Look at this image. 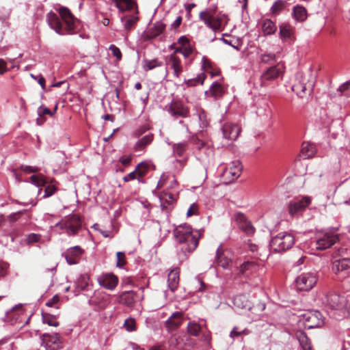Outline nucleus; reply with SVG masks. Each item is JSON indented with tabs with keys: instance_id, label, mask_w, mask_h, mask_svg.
<instances>
[{
	"instance_id": "obj_30",
	"label": "nucleus",
	"mask_w": 350,
	"mask_h": 350,
	"mask_svg": "<svg viewBox=\"0 0 350 350\" xmlns=\"http://www.w3.org/2000/svg\"><path fill=\"white\" fill-rule=\"evenodd\" d=\"M233 304L234 306L250 310L252 308V303L245 295H238L234 297L233 299Z\"/></svg>"
},
{
	"instance_id": "obj_34",
	"label": "nucleus",
	"mask_w": 350,
	"mask_h": 350,
	"mask_svg": "<svg viewBox=\"0 0 350 350\" xmlns=\"http://www.w3.org/2000/svg\"><path fill=\"white\" fill-rule=\"evenodd\" d=\"M121 20L122 22H124V27L125 30L129 31L135 27L139 18L137 16L126 15Z\"/></svg>"
},
{
	"instance_id": "obj_5",
	"label": "nucleus",
	"mask_w": 350,
	"mask_h": 350,
	"mask_svg": "<svg viewBox=\"0 0 350 350\" xmlns=\"http://www.w3.org/2000/svg\"><path fill=\"white\" fill-rule=\"evenodd\" d=\"M295 243L294 237L286 232H281L273 237L270 241V247L275 252H282L291 249Z\"/></svg>"
},
{
	"instance_id": "obj_62",
	"label": "nucleus",
	"mask_w": 350,
	"mask_h": 350,
	"mask_svg": "<svg viewBox=\"0 0 350 350\" xmlns=\"http://www.w3.org/2000/svg\"><path fill=\"white\" fill-rule=\"evenodd\" d=\"M178 43L181 46V47H185L186 46L191 45L189 43V39L185 36H181L178 40Z\"/></svg>"
},
{
	"instance_id": "obj_3",
	"label": "nucleus",
	"mask_w": 350,
	"mask_h": 350,
	"mask_svg": "<svg viewBox=\"0 0 350 350\" xmlns=\"http://www.w3.org/2000/svg\"><path fill=\"white\" fill-rule=\"evenodd\" d=\"M200 19L215 32L222 31L227 24V16L223 14H215L211 10L202 11L199 14Z\"/></svg>"
},
{
	"instance_id": "obj_59",
	"label": "nucleus",
	"mask_w": 350,
	"mask_h": 350,
	"mask_svg": "<svg viewBox=\"0 0 350 350\" xmlns=\"http://www.w3.org/2000/svg\"><path fill=\"white\" fill-rule=\"evenodd\" d=\"M59 301V297L57 295H54L50 300L46 303L48 307H53Z\"/></svg>"
},
{
	"instance_id": "obj_26",
	"label": "nucleus",
	"mask_w": 350,
	"mask_h": 350,
	"mask_svg": "<svg viewBox=\"0 0 350 350\" xmlns=\"http://www.w3.org/2000/svg\"><path fill=\"white\" fill-rule=\"evenodd\" d=\"M178 191H164L161 193L159 196L161 205L167 207L168 205L172 204L176 201Z\"/></svg>"
},
{
	"instance_id": "obj_43",
	"label": "nucleus",
	"mask_w": 350,
	"mask_h": 350,
	"mask_svg": "<svg viewBox=\"0 0 350 350\" xmlns=\"http://www.w3.org/2000/svg\"><path fill=\"white\" fill-rule=\"evenodd\" d=\"M206 79V75L204 73H200L198 75L196 78L189 79L186 81V84L187 86H195L198 83L203 84L204 80Z\"/></svg>"
},
{
	"instance_id": "obj_14",
	"label": "nucleus",
	"mask_w": 350,
	"mask_h": 350,
	"mask_svg": "<svg viewBox=\"0 0 350 350\" xmlns=\"http://www.w3.org/2000/svg\"><path fill=\"white\" fill-rule=\"evenodd\" d=\"M178 182L175 176L167 174H163L157 183V188L165 187L166 190L173 191H177Z\"/></svg>"
},
{
	"instance_id": "obj_28",
	"label": "nucleus",
	"mask_w": 350,
	"mask_h": 350,
	"mask_svg": "<svg viewBox=\"0 0 350 350\" xmlns=\"http://www.w3.org/2000/svg\"><path fill=\"white\" fill-rule=\"evenodd\" d=\"M350 268V258H343L335 260L332 263V271L335 274L345 271Z\"/></svg>"
},
{
	"instance_id": "obj_40",
	"label": "nucleus",
	"mask_w": 350,
	"mask_h": 350,
	"mask_svg": "<svg viewBox=\"0 0 350 350\" xmlns=\"http://www.w3.org/2000/svg\"><path fill=\"white\" fill-rule=\"evenodd\" d=\"M286 1L282 0H278L273 3V5L271 7V12L274 15H278L282 10H283L286 8Z\"/></svg>"
},
{
	"instance_id": "obj_6",
	"label": "nucleus",
	"mask_w": 350,
	"mask_h": 350,
	"mask_svg": "<svg viewBox=\"0 0 350 350\" xmlns=\"http://www.w3.org/2000/svg\"><path fill=\"white\" fill-rule=\"evenodd\" d=\"M61 230H64L68 236H75L82 227V221L77 214L68 215L56 224Z\"/></svg>"
},
{
	"instance_id": "obj_25",
	"label": "nucleus",
	"mask_w": 350,
	"mask_h": 350,
	"mask_svg": "<svg viewBox=\"0 0 350 350\" xmlns=\"http://www.w3.org/2000/svg\"><path fill=\"white\" fill-rule=\"evenodd\" d=\"M168 64L170 68L174 70V75L176 77H179L183 72V66L180 59L177 57L174 53H172L168 57Z\"/></svg>"
},
{
	"instance_id": "obj_2",
	"label": "nucleus",
	"mask_w": 350,
	"mask_h": 350,
	"mask_svg": "<svg viewBox=\"0 0 350 350\" xmlns=\"http://www.w3.org/2000/svg\"><path fill=\"white\" fill-rule=\"evenodd\" d=\"M174 236L176 240L182 245V251L185 253H190L198 246L200 234L198 231L193 232L189 225L183 224L174 229Z\"/></svg>"
},
{
	"instance_id": "obj_24",
	"label": "nucleus",
	"mask_w": 350,
	"mask_h": 350,
	"mask_svg": "<svg viewBox=\"0 0 350 350\" xmlns=\"http://www.w3.org/2000/svg\"><path fill=\"white\" fill-rule=\"evenodd\" d=\"M99 284L105 288L112 290L118 284V279L113 274H106L98 279Z\"/></svg>"
},
{
	"instance_id": "obj_52",
	"label": "nucleus",
	"mask_w": 350,
	"mask_h": 350,
	"mask_svg": "<svg viewBox=\"0 0 350 350\" xmlns=\"http://www.w3.org/2000/svg\"><path fill=\"white\" fill-rule=\"evenodd\" d=\"M57 191V187L54 185H49L46 186L44 189V198L50 197L53 195Z\"/></svg>"
},
{
	"instance_id": "obj_54",
	"label": "nucleus",
	"mask_w": 350,
	"mask_h": 350,
	"mask_svg": "<svg viewBox=\"0 0 350 350\" xmlns=\"http://www.w3.org/2000/svg\"><path fill=\"white\" fill-rule=\"evenodd\" d=\"M109 49L111 51L113 55L117 58L118 60L122 59V53L118 47L114 44L110 45Z\"/></svg>"
},
{
	"instance_id": "obj_51",
	"label": "nucleus",
	"mask_w": 350,
	"mask_h": 350,
	"mask_svg": "<svg viewBox=\"0 0 350 350\" xmlns=\"http://www.w3.org/2000/svg\"><path fill=\"white\" fill-rule=\"evenodd\" d=\"M256 266V264L254 262H250V261H246L243 262L239 269V272L241 274H244L245 272Z\"/></svg>"
},
{
	"instance_id": "obj_33",
	"label": "nucleus",
	"mask_w": 350,
	"mask_h": 350,
	"mask_svg": "<svg viewBox=\"0 0 350 350\" xmlns=\"http://www.w3.org/2000/svg\"><path fill=\"white\" fill-rule=\"evenodd\" d=\"M293 16L296 21L303 22L307 18V10L304 7L297 5L293 8Z\"/></svg>"
},
{
	"instance_id": "obj_18",
	"label": "nucleus",
	"mask_w": 350,
	"mask_h": 350,
	"mask_svg": "<svg viewBox=\"0 0 350 350\" xmlns=\"http://www.w3.org/2000/svg\"><path fill=\"white\" fill-rule=\"evenodd\" d=\"M241 128L237 124L226 123L222 127L224 137L229 140H235L241 133Z\"/></svg>"
},
{
	"instance_id": "obj_17",
	"label": "nucleus",
	"mask_w": 350,
	"mask_h": 350,
	"mask_svg": "<svg viewBox=\"0 0 350 350\" xmlns=\"http://www.w3.org/2000/svg\"><path fill=\"white\" fill-rule=\"evenodd\" d=\"M346 300L336 293H329L326 296L327 305L333 310H340L345 306Z\"/></svg>"
},
{
	"instance_id": "obj_50",
	"label": "nucleus",
	"mask_w": 350,
	"mask_h": 350,
	"mask_svg": "<svg viewBox=\"0 0 350 350\" xmlns=\"http://www.w3.org/2000/svg\"><path fill=\"white\" fill-rule=\"evenodd\" d=\"M276 55L274 53H265L260 55V61L264 64H268L275 60Z\"/></svg>"
},
{
	"instance_id": "obj_12",
	"label": "nucleus",
	"mask_w": 350,
	"mask_h": 350,
	"mask_svg": "<svg viewBox=\"0 0 350 350\" xmlns=\"http://www.w3.org/2000/svg\"><path fill=\"white\" fill-rule=\"evenodd\" d=\"M167 111L176 118H187L189 113V108L180 100H172L169 105Z\"/></svg>"
},
{
	"instance_id": "obj_11",
	"label": "nucleus",
	"mask_w": 350,
	"mask_h": 350,
	"mask_svg": "<svg viewBox=\"0 0 350 350\" xmlns=\"http://www.w3.org/2000/svg\"><path fill=\"white\" fill-rule=\"evenodd\" d=\"M242 169L243 167L241 162L239 161H234L225 168L223 172V176L229 182L234 181L239 177Z\"/></svg>"
},
{
	"instance_id": "obj_35",
	"label": "nucleus",
	"mask_w": 350,
	"mask_h": 350,
	"mask_svg": "<svg viewBox=\"0 0 350 350\" xmlns=\"http://www.w3.org/2000/svg\"><path fill=\"white\" fill-rule=\"evenodd\" d=\"M276 29V25L270 19H265L262 23V31L265 35L273 34Z\"/></svg>"
},
{
	"instance_id": "obj_36",
	"label": "nucleus",
	"mask_w": 350,
	"mask_h": 350,
	"mask_svg": "<svg viewBox=\"0 0 350 350\" xmlns=\"http://www.w3.org/2000/svg\"><path fill=\"white\" fill-rule=\"evenodd\" d=\"M296 336L304 350L309 349V347H312L310 339L304 332H297Z\"/></svg>"
},
{
	"instance_id": "obj_10",
	"label": "nucleus",
	"mask_w": 350,
	"mask_h": 350,
	"mask_svg": "<svg viewBox=\"0 0 350 350\" xmlns=\"http://www.w3.org/2000/svg\"><path fill=\"white\" fill-rule=\"evenodd\" d=\"M41 338L42 345L46 350H58L62 348V339L59 334H44Z\"/></svg>"
},
{
	"instance_id": "obj_42",
	"label": "nucleus",
	"mask_w": 350,
	"mask_h": 350,
	"mask_svg": "<svg viewBox=\"0 0 350 350\" xmlns=\"http://www.w3.org/2000/svg\"><path fill=\"white\" fill-rule=\"evenodd\" d=\"M202 328L200 325L194 322H190L187 326L188 333L193 336H198L201 332Z\"/></svg>"
},
{
	"instance_id": "obj_58",
	"label": "nucleus",
	"mask_w": 350,
	"mask_h": 350,
	"mask_svg": "<svg viewBox=\"0 0 350 350\" xmlns=\"http://www.w3.org/2000/svg\"><path fill=\"white\" fill-rule=\"evenodd\" d=\"M25 211H18L17 213H12L10 215L8 218L11 222L16 221L21 217L22 214H23Z\"/></svg>"
},
{
	"instance_id": "obj_27",
	"label": "nucleus",
	"mask_w": 350,
	"mask_h": 350,
	"mask_svg": "<svg viewBox=\"0 0 350 350\" xmlns=\"http://www.w3.org/2000/svg\"><path fill=\"white\" fill-rule=\"evenodd\" d=\"M137 293L133 291H124L118 297V303L132 306L135 302Z\"/></svg>"
},
{
	"instance_id": "obj_48",
	"label": "nucleus",
	"mask_w": 350,
	"mask_h": 350,
	"mask_svg": "<svg viewBox=\"0 0 350 350\" xmlns=\"http://www.w3.org/2000/svg\"><path fill=\"white\" fill-rule=\"evenodd\" d=\"M117 256V267L122 268L126 264V256L124 252H118L116 253Z\"/></svg>"
},
{
	"instance_id": "obj_47",
	"label": "nucleus",
	"mask_w": 350,
	"mask_h": 350,
	"mask_svg": "<svg viewBox=\"0 0 350 350\" xmlns=\"http://www.w3.org/2000/svg\"><path fill=\"white\" fill-rule=\"evenodd\" d=\"M41 236L39 234L31 233L27 236L25 242L27 245H31L38 243L40 240Z\"/></svg>"
},
{
	"instance_id": "obj_4",
	"label": "nucleus",
	"mask_w": 350,
	"mask_h": 350,
	"mask_svg": "<svg viewBox=\"0 0 350 350\" xmlns=\"http://www.w3.org/2000/svg\"><path fill=\"white\" fill-rule=\"evenodd\" d=\"M314 83L315 78L312 74L300 73L297 75L292 90L298 96L304 97L312 92Z\"/></svg>"
},
{
	"instance_id": "obj_20",
	"label": "nucleus",
	"mask_w": 350,
	"mask_h": 350,
	"mask_svg": "<svg viewBox=\"0 0 350 350\" xmlns=\"http://www.w3.org/2000/svg\"><path fill=\"white\" fill-rule=\"evenodd\" d=\"M310 203V199L304 197L302 199L291 202L288 205V211L291 215H294L300 211H304Z\"/></svg>"
},
{
	"instance_id": "obj_37",
	"label": "nucleus",
	"mask_w": 350,
	"mask_h": 350,
	"mask_svg": "<svg viewBox=\"0 0 350 350\" xmlns=\"http://www.w3.org/2000/svg\"><path fill=\"white\" fill-rule=\"evenodd\" d=\"M153 139V135L149 134L143 137L141 139H139L135 147V150H142L146 146L150 144Z\"/></svg>"
},
{
	"instance_id": "obj_38",
	"label": "nucleus",
	"mask_w": 350,
	"mask_h": 350,
	"mask_svg": "<svg viewBox=\"0 0 350 350\" xmlns=\"http://www.w3.org/2000/svg\"><path fill=\"white\" fill-rule=\"evenodd\" d=\"M188 144L185 142L174 144L172 145L173 152L178 157H182L187 149Z\"/></svg>"
},
{
	"instance_id": "obj_8",
	"label": "nucleus",
	"mask_w": 350,
	"mask_h": 350,
	"mask_svg": "<svg viewBox=\"0 0 350 350\" xmlns=\"http://www.w3.org/2000/svg\"><path fill=\"white\" fill-rule=\"evenodd\" d=\"M302 321L306 329L320 327L324 323L323 315L318 310H310L304 313Z\"/></svg>"
},
{
	"instance_id": "obj_55",
	"label": "nucleus",
	"mask_w": 350,
	"mask_h": 350,
	"mask_svg": "<svg viewBox=\"0 0 350 350\" xmlns=\"http://www.w3.org/2000/svg\"><path fill=\"white\" fill-rule=\"evenodd\" d=\"M211 91L215 96H218L222 93V87L218 83H215L211 86Z\"/></svg>"
},
{
	"instance_id": "obj_49",
	"label": "nucleus",
	"mask_w": 350,
	"mask_h": 350,
	"mask_svg": "<svg viewBox=\"0 0 350 350\" xmlns=\"http://www.w3.org/2000/svg\"><path fill=\"white\" fill-rule=\"evenodd\" d=\"M124 325L126 329L129 332L136 330V323L134 319H127L125 320Z\"/></svg>"
},
{
	"instance_id": "obj_63",
	"label": "nucleus",
	"mask_w": 350,
	"mask_h": 350,
	"mask_svg": "<svg viewBox=\"0 0 350 350\" xmlns=\"http://www.w3.org/2000/svg\"><path fill=\"white\" fill-rule=\"evenodd\" d=\"M137 177H138V176L137 174V173L135 172V170L133 172H130L129 174L125 176L123 178V180L124 182H129L130 180L135 179Z\"/></svg>"
},
{
	"instance_id": "obj_31",
	"label": "nucleus",
	"mask_w": 350,
	"mask_h": 350,
	"mask_svg": "<svg viewBox=\"0 0 350 350\" xmlns=\"http://www.w3.org/2000/svg\"><path fill=\"white\" fill-rule=\"evenodd\" d=\"M114 1L120 12L137 9V3L134 0H114Z\"/></svg>"
},
{
	"instance_id": "obj_19",
	"label": "nucleus",
	"mask_w": 350,
	"mask_h": 350,
	"mask_svg": "<svg viewBox=\"0 0 350 350\" xmlns=\"http://www.w3.org/2000/svg\"><path fill=\"white\" fill-rule=\"evenodd\" d=\"M217 263L224 269L228 268L232 265V254L229 250H223L219 247L216 252Z\"/></svg>"
},
{
	"instance_id": "obj_64",
	"label": "nucleus",
	"mask_w": 350,
	"mask_h": 350,
	"mask_svg": "<svg viewBox=\"0 0 350 350\" xmlns=\"http://www.w3.org/2000/svg\"><path fill=\"white\" fill-rule=\"evenodd\" d=\"M131 160H132V157L131 156H129V157L122 156L120 158L119 161L123 165L127 166L131 163Z\"/></svg>"
},
{
	"instance_id": "obj_32",
	"label": "nucleus",
	"mask_w": 350,
	"mask_h": 350,
	"mask_svg": "<svg viewBox=\"0 0 350 350\" xmlns=\"http://www.w3.org/2000/svg\"><path fill=\"white\" fill-rule=\"evenodd\" d=\"M316 152L315 146L309 142H303L301 145V154L304 159H309Z\"/></svg>"
},
{
	"instance_id": "obj_13",
	"label": "nucleus",
	"mask_w": 350,
	"mask_h": 350,
	"mask_svg": "<svg viewBox=\"0 0 350 350\" xmlns=\"http://www.w3.org/2000/svg\"><path fill=\"white\" fill-rule=\"evenodd\" d=\"M234 220L239 228L247 235H252L254 233L255 229L254 226L243 213L241 212L237 213L234 215Z\"/></svg>"
},
{
	"instance_id": "obj_60",
	"label": "nucleus",
	"mask_w": 350,
	"mask_h": 350,
	"mask_svg": "<svg viewBox=\"0 0 350 350\" xmlns=\"http://www.w3.org/2000/svg\"><path fill=\"white\" fill-rule=\"evenodd\" d=\"M193 48L191 46V45L186 46L185 47L183 48V55L185 58H187L190 56V55L193 53Z\"/></svg>"
},
{
	"instance_id": "obj_1",
	"label": "nucleus",
	"mask_w": 350,
	"mask_h": 350,
	"mask_svg": "<svg viewBox=\"0 0 350 350\" xmlns=\"http://www.w3.org/2000/svg\"><path fill=\"white\" fill-rule=\"evenodd\" d=\"M61 19L54 12H50L46 16L50 27L59 35L72 34L76 28L77 18L66 7L57 10Z\"/></svg>"
},
{
	"instance_id": "obj_22",
	"label": "nucleus",
	"mask_w": 350,
	"mask_h": 350,
	"mask_svg": "<svg viewBox=\"0 0 350 350\" xmlns=\"http://www.w3.org/2000/svg\"><path fill=\"white\" fill-rule=\"evenodd\" d=\"M165 29V25L164 23L157 22L143 35V38L145 41L156 38L163 32Z\"/></svg>"
},
{
	"instance_id": "obj_39",
	"label": "nucleus",
	"mask_w": 350,
	"mask_h": 350,
	"mask_svg": "<svg viewBox=\"0 0 350 350\" xmlns=\"http://www.w3.org/2000/svg\"><path fill=\"white\" fill-rule=\"evenodd\" d=\"M42 319L44 323L49 326L57 327L59 322L57 321L56 317L49 313H42Z\"/></svg>"
},
{
	"instance_id": "obj_15",
	"label": "nucleus",
	"mask_w": 350,
	"mask_h": 350,
	"mask_svg": "<svg viewBox=\"0 0 350 350\" xmlns=\"http://www.w3.org/2000/svg\"><path fill=\"white\" fill-rule=\"evenodd\" d=\"M338 240V235L325 233L316 241V247L319 250H323L330 247Z\"/></svg>"
},
{
	"instance_id": "obj_46",
	"label": "nucleus",
	"mask_w": 350,
	"mask_h": 350,
	"mask_svg": "<svg viewBox=\"0 0 350 350\" xmlns=\"http://www.w3.org/2000/svg\"><path fill=\"white\" fill-rule=\"evenodd\" d=\"M341 96L350 97V81H347L341 85L338 90Z\"/></svg>"
},
{
	"instance_id": "obj_29",
	"label": "nucleus",
	"mask_w": 350,
	"mask_h": 350,
	"mask_svg": "<svg viewBox=\"0 0 350 350\" xmlns=\"http://www.w3.org/2000/svg\"><path fill=\"white\" fill-rule=\"evenodd\" d=\"M295 29L288 23H282L280 25V37L284 40H294Z\"/></svg>"
},
{
	"instance_id": "obj_9",
	"label": "nucleus",
	"mask_w": 350,
	"mask_h": 350,
	"mask_svg": "<svg viewBox=\"0 0 350 350\" xmlns=\"http://www.w3.org/2000/svg\"><path fill=\"white\" fill-rule=\"evenodd\" d=\"M282 74V70L279 64L269 67L260 75V83L256 88L266 86L267 81L276 79Z\"/></svg>"
},
{
	"instance_id": "obj_44",
	"label": "nucleus",
	"mask_w": 350,
	"mask_h": 350,
	"mask_svg": "<svg viewBox=\"0 0 350 350\" xmlns=\"http://www.w3.org/2000/svg\"><path fill=\"white\" fill-rule=\"evenodd\" d=\"M149 170L148 165L145 163H141L135 167V172L139 178L144 176Z\"/></svg>"
},
{
	"instance_id": "obj_45",
	"label": "nucleus",
	"mask_w": 350,
	"mask_h": 350,
	"mask_svg": "<svg viewBox=\"0 0 350 350\" xmlns=\"http://www.w3.org/2000/svg\"><path fill=\"white\" fill-rule=\"evenodd\" d=\"M30 178L31 182L38 187L45 186L47 183L43 176L33 175Z\"/></svg>"
},
{
	"instance_id": "obj_7",
	"label": "nucleus",
	"mask_w": 350,
	"mask_h": 350,
	"mask_svg": "<svg viewBox=\"0 0 350 350\" xmlns=\"http://www.w3.org/2000/svg\"><path fill=\"white\" fill-rule=\"evenodd\" d=\"M317 275L314 272H304L295 280V286L299 291H308L317 284Z\"/></svg>"
},
{
	"instance_id": "obj_61",
	"label": "nucleus",
	"mask_w": 350,
	"mask_h": 350,
	"mask_svg": "<svg viewBox=\"0 0 350 350\" xmlns=\"http://www.w3.org/2000/svg\"><path fill=\"white\" fill-rule=\"evenodd\" d=\"M38 113L39 116H44V115H49L51 116H53V113L51 112V111L47 108V107H40L38 109Z\"/></svg>"
},
{
	"instance_id": "obj_21",
	"label": "nucleus",
	"mask_w": 350,
	"mask_h": 350,
	"mask_svg": "<svg viewBox=\"0 0 350 350\" xmlns=\"http://www.w3.org/2000/svg\"><path fill=\"white\" fill-rule=\"evenodd\" d=\"M183 321V313L181 312H175L166 321L165 326L169 331H173L178 329Z\"/></svg>"
},
{
	"instance_id": "obj_56",
	"label": "nucleus",
	"mask_w": 350,
	"mask_h": 350,
	"mask_svg": "<svg viewBox=\"0 0 350 350\" xmlns=\"http://www.w3.org/2000/svg\"><path fill=\"white\" fill-rule=\"evenodd\" d=\"M198 211V206L197 204L193 203L189 208V209L187 212V215L188 217H191L192 215H197Z\"/></svg>"
},
{
	"instance_id": "obj_41",
	"label": "nucleus",
	"mask_w": 350,
	"mask_h": 350,
	"mask_svg": "<svg viewBox=\"0 0 350 350\" xmlns=\"http://www.w3.org/2000/svg\"><path fill=\"white\" fill-rule=\"evenodd\" d=\"M143 66L145 70H152L156 67H159L163 65L161 62H159L158 59H152V60H144L143 62Z\"/></svg>"
},
{
	"instance_id": "obj_57",
	"label": "nucleus",
	"mask_w": 350,
	"mask_h": 350,
	"mask_svg": "<svg viewBox=\"0 0 350 350\" xmlns=\"http://www.w3.org/2000/svg\"><path fill=\"white\" fill-rule=\"evenodd\" d=\"M102 303H100L98 306L99 308L101 310L105 309L110 303L109 295H105L102 297Z\"/></svg>"
},
{
	"instance_id": "obj_53",
	"label": "nucleus",
	"mask_w": 350,
	"mask_h": 350,
	"mask_svg": "<svg viewBox=\"0 0 350 350\" xmlns=\"http://www.w3.org/2000/svg\"><path fill=\"white\" fill-rule=\"evenodd\" d=\"M10 265L8 262L0 261V278L8 274Z\"/></svg>"
},
{
	"instance_id": "obj_16",
	"label": "nucleus",
	"mask_w": 350,
	"mask_h": 350,
	"mask_svg": "<svg viewBox=\"0 0 350 350\" xmlns=\"http://www.w3.org/2000/svg\"><path fill=\"white\" fill-rule=\"evenodd\" d=\"M84 251L79 246L68 248L64 254L68 264L72 265L77 264Z\"/></svg>"
},
{
	"instance_id": "obj_23",
	"label": "nucleus",
	"mask_w": 350,
	"mask_h": 350,
	"mask_svg": "<svg viewBox=\"0 0 350 350\" xmlns=\"http://www.w3.org/2000/svg\"><path fill=\"white\" fill-rule=\"evenodd\" d=\"M180 281V269H172L167 275L168 288L171 291L174 292L178 286Z\"/></svg>"
}]
</instances>
